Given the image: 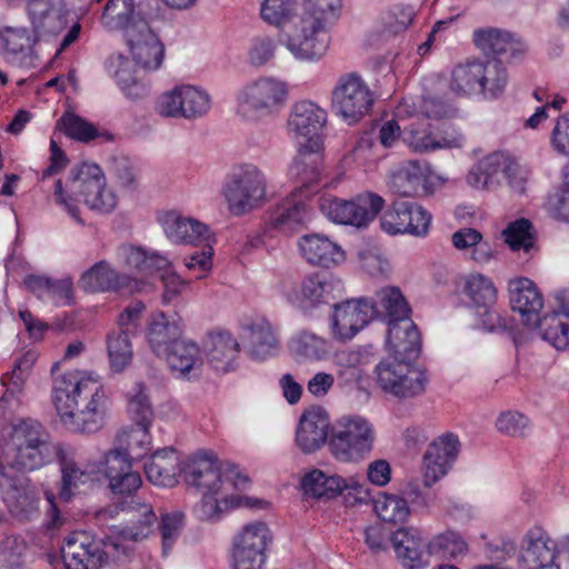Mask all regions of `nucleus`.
Here are the masks:
<instances>
[{"label": "nucleus", "instance_id": "nucleus-53", "mask_svg": "<svg viewBox=\"0 0 569 569\" xmlns=\"http://www.w3.org/2000/svg\"><path fill=\"white\" fill-rule=\"evenodd\" d=\"M428 551L432 556L451 559L463 555L467 551V543L458 532L447 530L428 543Z\"/></svg>", "mask_w": 569, "mask_h": 569}, {"label": "nucleus", "instance_id": "nucleus-64", "mask_svg": "<svg viewBox=\"0 0 569 569\" xmlns=\"http://www.w3.org/2000/svg\"><path fill=\"white\" fill-rule=\"evenodd\" d=\"M497 429L508 436L525 437L529 429V419L518 411H503L496 421Z\"/></svg>", "mask_w": 569, "mask_h": 569}, {"label": "nucleus", "instance_id": "nucleus-49", "mask_svg": "<svg viewBox=\"0 0 569 569\" xmlns=\"http://www.w3.org/2000/svg\"><path fill=\"white\" fill-rule=\"evenodd\" d=\"M372 501L377 516L385 522L402 523L410 515L408 501L399 496L383 492Z\"/></svg>", "mask_w": 569, "mask_h": 569}, {"label": "nucleus", "instance_id": "nucleus-38", "mask_svg": "<svg viewBox=\"0 0 569 569\" xmlns=\"http://www.w3.org/2000/svg\"><path fill=\"white\" fill-rule=\"evenodd\" d=\"M485 69L482 60H467L465 63L456 66L451 72L450 89L458 96H467L472 93H482Z\"/></svg>", "mask_w": 569, "mask_h": 569}, {"label": "nucleus", "instance_id": "nucleus-51", "mask_svg": "<svg viewBox=\"0 0 569 569\" xmlns=\"http://www.w3.org/2000/svg\"><path fill=\"white\" fill-rule=\"evenodd\" d=\"M200 492L202 498L196 510L201 520L216 522L226 510L233 508V496H222L221 489Z\"/></svg>", "mask_w": 569, "mask_h": 569}, {"label": "nucleus", "instance_id": "nucleus-57", "mask_svg": "<svg viewBox=\"0 0 569 569\" xmlns=\"http://www.w3.org/2000/svg\"><path fill=\"white\" fill-rule=\"evenodd\" d=\"M214 242V234L206 223L180 216V243L203 247Z\"/></svg>", "mask_w": 569, "mask_h": 569}, {"label": "nucleus", "instance_id": "nucleus-27", "mask_svg": "<svg viewBox=\"0 0 569 569\" xmlns=\"http://www.w3.org/2000/svg\"><path fill=\"white\" fill-rule=\"evenodd\" d=\"M323 171V146L317 144L316 141L312 146L300 144L288 174L300 184L298 188L312 197L311 188L321 181Z\"/></svg>", "mask_w": 569, "mask_h": 569}, {"label": "nucleus", "instance_id": "nucleus-15", "mask_svg": "<svg viewBox=\"0 0 569 569\" xmlns=\"http://www.w3.org/2000/svg\"><path fill=\"white\" fill-rule=\"evenodd\" d=\"M342 290V282L332 274L312 272L288 293V299L303 315L311 316L316 309L337 300Z\"/></svg>", "mask_w": 569, "mask_h": 569}, {"label": "nucleus", "instance_id": "nucleus-62", "mask_svg": "<svg viewBox=\"0 0 569 569\" xmlns=\"http://www.w3.org/2000/svg\"><path fill=\"white\" fill-rule=\"evenodd\" d=\"M545 208L556 220L569 222V186L565 182L550 191L546 198Z\"/></svg>", "mask_w": 569, "mask_h": 569}, {"label": "nucleus", "instance_id": "nucleus-12", "mask_svg": "<svg viewBox=\"0 0 569 569\" xmlns=\"http://www.w3.org/2000/svg\"><path fill=\"white\" fill-rule=\"evenodd\" d=\"M380 227L390 234H410L423 238L428 234L432 216L421 204L398 198L380 212Z\"/></svg>", "mask_w": 569, "mask_h": 569}, {"label": "nucleus", "instance_id": "nucleus-35", "mask_svg": "<svg viewBox=\"0 0 569 569\" xmlns=\"http://www.w3.org/2000/svg\"><path fill=\"white\" fill-rule=\"evenodd\" d=\"M132 282L131 277L119 273L106 260H101L82 273L79 286L87 292H124L131 289Z\"/></svg>", "mask_w": 569, "mask_h": 569}, {"label": "nucleus", "instance_id": "nucleus-10", "mask_svg": "<svg viewBox=\"0 0 569 569\" xmlns=\"http://www.w3.org/2000/svg\"><path fill=\"white\" fill-rule=\"evenodd\" d=\"M373 102L372 91L357 73L341 76L331 93L332 111L348 124L357 123L368 114Z\"/></svg>", "mask_w": 569, "mask_h": 569}, {"label": "nucleus", "instance_id": "nucleus-29", "mask_svg": "<svg viewBox=\"0 0 569 569\" xmlns=\"http://www.w3.org/2000/svg\"><path fill=\"white\" fill-rule=\"evenodd\" d=\"M509 302L511 309L521 316L522 323L532 327L539 320L543 307V297L537 284L529 278L520 277L509 281Z\"/></svg>", "mask_w": 569, "mask_h": 569}, {"label": "nucleus", "instance_id": "nucleus-19", "mask_svg": "<svg viewBox=\"0 0 569 569\" xmlns=\"http://www.w3.org/2000/svg\"><path fill=\"white\" fill-rule=\"evenodd\" d=\"M61 557L66 569H99L108 561L103 540L88 531H72L62 542Z\"/></svg>", "mask_w": 569, "mask_h": 569}, {"label": "nucleus", "instance_id": "nucleus-1", "mask_svg": "<svg viewBox=\"0 0 569 569\" xmlns=\"http://www.w3.org/2000/svg\"><path fill=\"white\" fill-rule=\"evenodd\" d=\"M472 38L486 57L482 60L486 79L480 80L483 82L482 94L495 99L505 91L508 83L506 64L521 61L528 46L511 32L493 27L476 29Z\"/></svg>", "mask_w": 569, "mask_h": 569}, {"label": "nucleus", "instance_id": "nucleus-13", "mask_svg": "<svg viewBox=\"0 0 569 569\" xmlns=\"http://www.w3.org/2000/svg\"><path fill=\"white\" fill-rule=\"evenodd\" d=\"M224 197L229 210L236 216L253 210L261 204L266 197L264 176L253 164L242 166L227 182Z\"/></svg>", "mask_w": 569, "mask_h": 569}, {"label": "nucleus", "instance_id": "nucleus-9", "mask_svg": "<svg viewBox=\"0 0 569 569\" xmlns=\"http://www.w3.org/2000/svg\"><path fill=\"white\" fill-rule=\"evenodd\" d=\"M288 89L284 82L273 78H260L247 86L238 103V113L248 121L273 116L284 104Z\"/></svg>", "mask_w": 569, "mask_h": 569}, {"label": "nucleus", "instance_id": "nucleus-11", "mask_svg": "<svg viewBox=\"0 0 569 569\" xmlns=\"http://www.w3.org/2000/svg\"><path fill=\"white\" fill-rule=\"evenodd\" d=\"M70 192L71 194L66 196L61 179L56 180L53 190L54 201L81 224H83V221L80 217V210L76 203L74 197L82 198L83 203L90 210L99 213H110L118 203V198L114 192L106 188V177L103 173L99 176L98 179L91 182L88 181L87 184Z\"/></svg>", "mask_w": 569, "mask_h": 569}, {"label": "nucleus", "instance_id": "nucleus-41", "mask_svg": "<svg viewBox=\"0 0 569 569\" xmlns=\"http://www.w3.org/2000/svg\"><path fill=\"white\" fill-rule=\"evenodd\" d=\"M53 391H99L102 389L100 377L93 371L71 370L61 373L60 362L51 367Z\"/></svg>", "mask_w": 569, "mask_h": 569}, {"label": "nucleus", "instance_id": "nucleus-24", "mask_svg": "<svg viewBox=\"0 0 569 569\" xmlns=\"http://www.w3.org/2000/svg\"><path fill=\"white\" fill-rule=\"evenodd\" d=\"M180 476L186 485L197 491L222 489L223 479L217 456L208 451L194 453L182 468Z\"/></svg>", "mask_w": 569, "mask_h": 569}, {"label": "nucleus", "instance_id": "nucleus-20", "mask_svg": "<svg viewBox=\"0 0 569 569\" xmlns=\"http://www.w3.org/2000/svg\"><path fill=\"white\" fill-rule=\"evenodd\" d=\"M460 441L457 435L446 432L435 439L422 457L423 486L430 488L443 478L458 458Z\"/></svg>", "mask_w": 569, "mask_h": 569}, {"label": "nucleus", "instance_id": "nucleus-28", "mask_svg": "<svg viewBox=\"0 0 569 569\" xmlns=\"http://www.w3.org/2000/svg\"><path fill=\"white\" fill-rule=\"evenodd\" d=\"M327 122V112L311 101L297 102L289 114L288 129L297 137L306 139L303 144L323 146L322 129Z\"/></svg>", "mask_w": 569, "mask_h": 569}, {"label": "nucleus", "instance_id": "nucleus-33", "mask_svg": "<svg viewBox=\"0 0 569 569\" xmlns=\"http://www.w3.org/2000/svg\"><path fill=\"white\" fill-rule=\"evenodd\" d=\"M329 426V416L322 408L306 410L297 427V446L305 453L317 451L328 440Z\"/></svg>", "mask_w": 569, "mask_h": 569}, {"label": "nucleus", "instance_id": "nucleus-6", "mask_svg": "<svg viewBox=\"0 0 569 569\" xmlns=\"http://www.w3.org/2000/svg\"><path fill=\"white\" fill-rule=\"evenodd\" d=\"M316 203L332 222L358 229L367 228L386 207V200L372 191L359 193L350 200L323 194L316 198Z\"/></svg>", "mask_w": 569, "mask_h": 569}, {"label": "nucleus", "instance_id": "nucleus-22", "mask_svg": "<svg viewBox=\"0 0 569 569\" xmlns=\"http://www.w3.org/2000/svg\"><path fill=\"white\" fill-rule=\"evenodd\" d=\"M124 34L137 66L154 70L161 64L163 47L144 18L138 17L136 23L129 27Z\"/></svg>", "mask_w": 569, "mask_h": 569}, {"label": "nucleus", "instance_id": "nucleus-43", "mask_svg": "<svg viewBox=\"0 0 569 569\" xmlns=\"http://www.w3.org/2000/svg\"><path fill=\"white\" fill-rule=\"evenodd\" d=\"M345 478L332 475L328 476L319 469H315L303 476L301 487L303 492L316 499H332L341 493Z\"/></svg>", "mask_w": 569, "mask_h": 569}, {"label": "nucleus", "instance_id": "nucleus-50", "mask_svg": "<svg viewBox=\"0 0 569 569\" xmlns=\"http://www.w3.org/2000/svg\"><path fill=\"white\" fill-rule=\"evenodd\" d=\"M138 17L134 0H108L102 12V20L108 26L128 30L132 27Z\"/></svg>", "mask_w": 569, "mask_h": 569}, {"label": "nucleus", "instance_id": "nucleus-47", "mask_svg": "<svg viewBox=\"0 0 569 569\" xmlns=\"http://www.w3.org/2000/svg\"><path fill=\"white\" fill-rule=\"evenodd\" d=\"M147 266L149 268L146 270L144 276L158 274L163 284V303L168 305L173 301L178 296V277L173 272L171 262L166 257L152 253Z\"/></svg>", "mask_w": 569, "mask_h": 569}, {"label": "nucleus", "instance_id": "nucleus-14", "mask_svg": "<svg viewBox=\"0 0 569 569\" xmlns=\"http://www.w3.org/2000/svg\"><path fill=\"white\" fill-rule=\"evenodd\" d=\"M329 28L297 17L290 30L284 32L287 49L300 61H319L327 52L330 44Z\"/></svg>", "mask_w": 569, "mask_h": 569}, {"label": "nucleus", "instance_id": "nucleus-8", "mask_svg": "<svg viewBox=\"0 0 569 569\" xmlns=\"http://www.w3.org/2000/svg\"><path fill=\"white\" fill-rule=\"evenodd\" d=\"M373 438L372 428L366 419L343 417L332 428L329 448L340 461H359L371 451Z\"/></svg>", "mask_w": 569, "mask_h": 569}, {"label": "nucleus", "instance_id": "nucleus-45", "mask_svg": "<svg viewBox=\"0 0 569 569\" xmlns=\"http://www.w3.org/2000/svg\"><path fill=\"white\" fill-rule=\"evenodd\" d=\"M465 141L463 134L452 130L445 137L437 139L433 134L426 130H411L408 137L409 146L413 151L426 153L442 148H460Z\"/></svg>", "mask_w": 569, "mask_h": 569}, {"label": "nucleus", "instance_id": "nucleus-5", "mask_svg": "<svg viewBox=\"0 0 569 569\" xmlns=\"http://www.w3.org/2000/svg\"><path fill=\"white\" fill-rule=\"evenodd\" d=\"M53 405L61 421L73 430H98L111 407L108 393H56Z\"/></svg>", "mask_w": 569, "mask_h": 569}, {"label": "nucleus", "instance_id": "nucleus-63", "mask_svg": "<svg viewBox=\"0 0 569 569\" xmlns=\"http://www.w3.org/2000/svg\"><path fill=\"white\" fill-rule=\"evenodd\" d=\"M132 460L128 452L116 445L113 449H110L104 455V477L110 481L126 471L132 470Z\"/></svg>", "mask_w": 569, "mask_h": 569}, {"label": "nucleus", "instance_id": "nucleus-31", "mask_svg": "<svg viewBox=\"0 0 569 569\" xmlns=\"http://www.w3.org/2000/svg\"><path fill=\"white\" fill-rule=\"evenodd\" d=\"M203 347L214 371L227 373L236 369L240 346L231 332L224 329L208 331Z\"/></svg>", "mask_w": 569, "mask_h": 569}, {"label": "nucleus", "instance_id": "nucleus-42", "mask_svg": "<svg viewBox=\"0 0 569 569\" xmlns=\"http://www.w3.org/2000/svg\"><path fill=\"white\" fill-rule=\"evenodd\" d=\"M389 539L403 566L409 569H417L421 566L423 542L416 531L399 528L390 535Z\"/></svg>", "mask_w": 569, "mask_h": 569}, {"label": "nucleus", "instance_id": "nucleus-48", "mask_svg": "<svg viewBox=\"0 0 569 569\" xmlns=\"http://www.w3.org/2000/svg\"><path fill=\"white\" fill-rule=\"evenodd\" d=\"M210 109L209 94L197 86L180 84V117L197 119Z\"/></svg>", "mask_w": 569, "mask_h": 569}, {"label": "nucleus", "instance_id": "nucleus-2", "mask_svg": "<svg viewBox=\"0 0 569 569\" xmlns=\"http://www.w3.org/2000/svg\"><path fill=\"white\" fill-rule=\"evenodd\" d=\"M383 321L388 325L386 345L396 360L411 365L421 352V333L410 319L411 308L398 287L379 292Z\"/></svg>", "mask_w": 569, "mask_h": 569}, {"label": "nucleus", "instance_id": "nucleus-56", "mask_svg": "<svg viewBox=\"0 0 569 569\" xmlns=\"http://www.w3.org/2000/svg\"><path fill=\"white\" fill-rule=\"evenodd\" d=\"M296 0H263L260 14L263 21L278 28H283L288 22H293Z\"/></svg>", "mask_w": 569, "mask_h": 569}, {"label": "nucleus", "instance_id": "nucleus-37", "mask_svg": "<svg viewBox=\"0 0 569 569\" xmlns=\"http://www.w3.org/2000/svg\"><path fill=\"white\" fill-rule=\"evenodd\" d=\"M177 469L178 455L173 448L158 450L144 465L148 480L159 487H174L178 483Z\"/></svg>", "mask_w": 569, "mask_h": 569}, {"label": "nucleus", "instance_id": "nucleus-46", "mask_svg": "<svg viewBox=\"0 0 569 569\" xmlns=\"http://www.w3.org/2000/svg\"><path fill=\"white\" fill-rule=\"evenodd\" d=\"M342 0H303L302 12L298 17L331 28L340 18Z\"/></svg>", "mask_w": 569, "mask_h": 569}, {"label": "nucleus", "instance_id": "nucleus-7", "mask_svg": "<svg viewBox=\"0 0 569 569\" xmlns=\"http://www.w3.org/2000/svg\"><path fill=\"white\" fill-rule=\"evenodd\" d=\"M375 319L383 320V308L373 298L361 297L333 303L331 336L336 341L347 342Z\"/></svg>", "mask_w": 569, "mask_h": 569}, {"label": "nucleus", "instance_id": "nucleus-36", "mask_svg": "<svg viewBox=\"0 0 569 569\" xmlns=\"http://www.w3.org/2000/svg\"><path fill=\"white\" fill-rule=\"evenodd\" d=\"M56 461L59 465L60 480L57 483L58 498L69 502L79 492L80 486L91 480V475L83 470L74 460L70 449L66 446Z\"/></svg>", "mask_w": 569, "mask_h": 569}, {"label": "nucleus", "instance_id": "nucleus-23", "mask_svg": "<svg viewBox=\"0 0 569 569\" xmlns=\"http://www.w3.org/2000/svg\"><path fill=\"white\" fill-rule=\"evenodd\" d=\"M557 557V542L541 527H533L523 538L519 567L520 569H560Z\"/></svg>", "mask_w": 569, "mask_h": 569}, {"label": "nucleus", "instance_id": "nucleus-60", "mask_svg": "<svg viewBox=\"0 0 569 569\" xmlns=\"http://www.w3.org/2000/svg\"><path fill=\"white\" fill-rule=\"evenodd\" d=\"M127 415L137 426L151 427L154 409L148 393H131L127 401Z\"/></svg>", "mask_w": 569, "mask_h": 569}, {"label": "nucleus", "instance_id": "nucleus-25", "mask_svg": "<svg viewBox=\"0 0 569 569\" xmlns=\"http://www.w3.org/2000/svg\"><path fill=\"white\" fill-rule=\"evenodd\" d=\"M147 340L158 358L167 361L171 370H177L178 325L162 311L150 316Z\"/></svg>", "mask_w": 569, "mask_h": 569}, {"label": "nucleus", "instance_id": "nucleus-40", "mask_svg": "<svg viewBox=\"0 0 569 569\" xmlns=\"http://www.w3.org/2000/svg\"><path fill=\"white\" fill-rule=\"evenodd\" d=\"M248 329L250 331L249 355L251 359L263 361L278 353L279 341L269 321L266 319L254 321L248 326Z\"/></svg>", "mask_w": 569, "mask_h": 569}, {"label": "nucleus", "instance_id": "nucleus-4", "mask_svg": "<svg viewBox=\"0 0 569 569\" xmlns=\"http://www.w3.org/2000/svg\"><path fill=\"white\" fill-rule=\"evenodd\" d=\"M141 485L140 473L133 470L109 481L111 492L124 497L114 505V508L132 515L131 523L123 527L120 535L124 540L134 542L148 538L154 531L158 520L152 506L133 496Z\"/></svg>", "mask_w": 569, "mask_h": 569}, {"label": "nucleus", "instance_id": "nucleus-3", "mask_svg": "<svg viewBox=\"0 0 569 569\" xmlns=\"http://www.w3.org/2000/svg\"><path fill=\"white\" fill-rule=\"evenodd\" d=\"M12 446L14 455L6 466L19 471H33L53 462L66 447L54 442L44 427L37 420L26 419L13 426Z\"/></svg>", "mask_w": 569, "mask_h": 569}, {"label": "nucleus", "instance_id": "nucleus-21", "mask_svg": "<svg viewBox=\"0 0 569 569\" xmlns=\"http://www.w3.org/2000/svg\"><path fill=\"white\" fill-rule=\"evenodd\" d=\"M375 373L382 391H425L428 383L425 369L395 358L380 361Z\"/></svg>", "mask_w": 569, "mask_h": 569}, {"label": "nucleus", "instance_id": "nucleus-58", "mask_svg": "<svg viewBox=\"0 0 569 569\" xmlns=\"http://www.w3.org/2000/svg\"><path fill=\"white\" fill-rule=\"evenodd\" d=\"M203 359L199 346L180 338V379L196 380L202 373Z\"/></svg>", "mask_w": 569, "mask_h": 569}, {"label": "nucleus", "instance_id": "nucleus-59", "mask_svg": "<svg viewBox=\"0 0 569 569\" xmlns=\"http://www.w3.org/2000/svg\"><path fill=\"white\" fill-rule=\"evenodd\" d=\"M457 112L453 103L439 96L422 94L417 106V113L428 119H452Z\"/></svg>", "mask_w": 569, "mask_h": 569}, {"label": "nucleus", "instance_id": "nucleus-30", "mask_svg": "<svg viewBox=\"0 0 569 569\" xmlns=\"http://www.w3.org/2000/svg\"><path fill=\"white\" fill-rule=\"evenodd\" d=\"M561 311L546 313L533 321L532 328L539 330L543 340L558 350L569 348V290H561L556 296Z\"/></svg>", "mask_w": 569, "mask_h": 569}, {"label": "nucleus", "instance_id": "nucleus-54", "mask_svg": "<svg viewBox=\"0 0 569 569\" xmlns=\"http://www.w3.org/2000/svg\"><path fill=\"white\" fill-rule=\"evenodd\" d=\"M503 234L512 251L523 250L530 253L535 249L536 237L532 232V223L528 219L521 218L510 223Z\"/></svg>", "mask_w": 569, "mask_h": 569}, {"label": "nucleus", "instance_id": "nucleus-18", "mask_svg": "<svg viewBox=\"0 0 569 569\" xmlns=\"http://www.w3.org/2000/svg\"><path fill=\"white\" fill-rule=\"evenodd\" d=\"M312 202H316V198L301 188H295L266 212V229L281 233L296 231L310 219Z\"/></svg>", "mask_w": 569, "mask_h": 569}, {"label": "nucleus", "instance_id": "nucleus-17", "mask_svg": "<svg viewBox=\"0 0 569 569\" xmlns=\"http://www.w3.org/2000/svg\"><path fill=\"white\" fill-rule=\"evenodd\" d=\"M269 541H271L270 530L264 522L256 521L246 525L232 540V569H262Z\"/></svg>", "mask_w": 569, "mask_h": 569}, {"label": "nucleus", "instance_id": "nucleus-34", "mask_svg": "<svg viewBox=\"0 0 569 569\" xmlns=\"http://www.w3.org/2000/svg\"><path fill=\"white\" fill-rule=\"evenodd\" d=\"M298 246L303 259L312 266L329 269L346 260L342 248L321 233H308L300 237Z\"/></svg>", "mask_w": 569, "mask_h": 569}, {"label": "nucleus", "instance_id": "nucleus-16", "mask_svg": "<svg viewBox=\"0 0 569 569\" xmlns=\"http://www.w3.org/2000/svg\"><path fill=\"white\" fill-rule=\"evenodd\" d=\"M463 293L470 300L482 328L488 332H497L507 328V317H503L497 305V289L490 278L483 274L469 276L463 284Z\"/></svg>", "mask_w": 569, "mask_h": 569}, {"label": "nucleus", "instance_id": "nucleus-26", "mask_svg": "<svg viewBox=\"0 0 569 569\" xmlns=\"http://www.w3.org/2000/svg\"><path fill=\"white\" fill-rule=\"evenodd\" d=\"M18 477L0 460V489L12 517L29 521L39 516V500L18 485Z\"/></svg>", "mask_w": 569, "mask_h": 569}, {"label": "nucleus", "instance_id": "nucleus-32", "mask_svg": "<svg viewBox=\"0 0 569 569\" xmlns=\"http://www.w3.org/2000/svg\"><path fill=\"white\" fill-rule=\"evenodd\" d=\"M28 12L38 38L56 36L68 23L64 0H31Z\"/></svg>", "mask_w": 569, "mask_h": 569}, {"label": "nucleus", "instance_id": "nucleus-39", "mask_svg": "<svg viewBox=\"0 0 569 569\" xmlns=\"http://www.w3.org/2000/svg\"><path fill=\"white\" fill-rule=\"evenodd\" d=\"M288 349L298 361H315L327 357L329 342L310 330H300L290 338Z\"/></svg>", "mask_w": 569, "mask_h": 569}, {"label": "nucleus", "instance_id": "nucleus-55", "mask_svg": "<svg viewBox=\"0 0 569 569\" xmlns=\"http://www.w3.org/2000/svg\"><path fill=\"white\" fill-rule=\"evenodd\" d=\"M57 127L69 138L80 142H89L100 137L99 130L92 123L71 112H66L58 120Z\"/></svg>", "mask_w": 569, "mask_h": 569}, {"label": "nucleus", "instance_id": "nucleus-52", "mask_svg": "<svg viewBox=\"0 0 569 569\" xmlns=\"http://www.w3.org/2000/svg\"><path fill=\"white\" fill-rule=\"evenodd\" d=\"M107 348L112 370L122 371L132 359V347L127 331L120 329L109 333Z\"/></svg>", "mask_w": 569, "mask_h": 569}, {"label": "nucleus", "instance_id": "nucleus-44", "mask_svg": "<svg viewBox=\"0 0 569 569\" xmlns=\"http://www.w3.org/2000/svg\"><path fill=\"white\" fill-rule=\"evenodd\" d=\"M114 445L128 452L131 459H141L151 450L150 427H123L117 432Z\"/></svg>", "mask_w": 569, "mask_h": 569}, {"label": "nucleus", "instance_id": "nucleus-61", "mask_svg": "<svg viewBox=\"0 0 569 569\" xmlns=\"http://www.w3.org/2000/svg\"><path fill=\"white\" fill-rule=\"evenodd\" d=\"M3 47L12 57H27L31 53L36 39L27 29H7L2 36Z\"/></svg>", "mask_w": 569, "mask_h": 569}]
</instances>
